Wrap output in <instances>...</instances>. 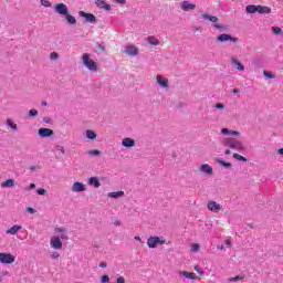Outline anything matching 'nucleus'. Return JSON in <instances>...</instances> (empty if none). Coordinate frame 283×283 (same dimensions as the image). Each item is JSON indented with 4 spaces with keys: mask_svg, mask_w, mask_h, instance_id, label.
Wrapping results in <instances>:
<instances>
[{
    "mask_svg": "<svg viewBox=\"0 0 283 283\" xmlns=\"http://www.w3.org/2000/svg\"><path fill=\"white\" fill-rule=\"evenodd\" d=\"M82 61L86 70H90V72H98V64H96L94 60L90 59V54L84 53L82 55Z\"/></svg>",
    "mask_w": 283,
    "mask_h": 283,
    "instance_id": "1",
    "label": "nucleus"
},
{
    "mask_svg": "<svg viewBox=\"0 0 283 283\" xmlns=\"http://www.w3.org/2000/svg\"><path fill=\"white\" fill-rule=\"evenodd\" d=\"M201 19H203V21H211V23H214L212 27L216 28L217 30H227V28H224V25L218 23L219 19L216 15H210L209 13H205V12H199Z\"/></svg>",
    "mask_w": 283,
    "mask_h": 283,
    "instance_id": "2",
    "label": "nucleus"
},
{
    "mask_svg": "<svg viewBox=\"0 0 283 283\" xmlns=\"http://www.w3.org/2000/svg\"><path fill=\"white\" fill-rule=\"evenodd\" d=\"M165 242V238L163 237H149L147 240V247L149 249H156V247L163 245Z\"/></svg>",
    "mask_w": 283,
    "mask_h": 283,
    "instance_id": "3",
    "label": "nucleus"
},
{
    "mask_svg": "<svg viewBox=\"0 0 283 283\" xmlns=\"http://www.w3.org/2000/svg\"><path fill=\"white\" fill-rule=\"evenodd\" d=\"M17 258L10 253L0 252V262L1 264H14Z\"/></svg>",
    "mask_w": 283,
    "mask_h": 283,
    "instance_id": "4",
    "label": "nucleus"
},
{
    "mask_svg": "<svg viewBox=\"0 0 283 283\" xmlns=\"http://www.w3.org/2000/svg\"><path fill=\"white\" fill-rule=\"evenodd\" d=\"M230 149H235L237 151H244V145L240 140H231L228 143Z\"/></svg>",
    "mask_w": 283,
    "mask_h": 283,
    "instance_id": "5",
    "label": "nucleus"
},
{
    "mask_svg": "<svg viewBox=\"0 0 283 283\" xmlns=\"http://www.w3.org/2000/svg\"><path fill=\"white\" fill-rule=\"evenodd\" d=\"M50 245L52 247V249H55L57 251H60V249H63V242L59 237H52L50 241Z\"/></svg>",
    "mask_w": 283,
    "mask_h": 283,
    "instance_id": "6",
    "label": "nucleus"
},
{
    "mask_svg": "<svg viewBox=\"0 0 283 283\" xmlns=\"http://www.w3.org/2000/svg\"><path fill=\"white\" fill-rule=\"evenodd\" d=\"M55 12L65 17L70 13V9H67V6L65 3H57L55 6Z\"/></svg>",
    "mask_w": 283,
    "mask_h": 283,
    "instance_id": "7",
    "label": "nucleus"
},
{
    "mask_svg": "<svg viewBox=\"0 0 283 283\" xmlns=\"http://www.w3.org/2000/svg\"><path fill=\"white\" fill-rule=\"evenodd\" d=\"M180 8L184 12H190L192 10H196V4L186 0L180 3Z\"/></svg>",
    "mask_w": 283,
    "mask_h": 283,
    "instance_id": "8",
    "label": "nucleus"
},
{
    "mask_svg": "<svg viewBox=\"0 0 283 283\" xmlns=\"http://www.w3.org/2000/svg\"><path fill=\"white\" fill-rule=\"evenodd\" d=\"M208 209H209V211H212L213 213H218V211H222V205H220L216 201H208Z\"/></svg>",
    "mask_w": 283,
    "mask_h": 283,
    "instance_id": "9",
    "label": "nucleus"
},
{
    "mask_svg": "<svg viewBox=\"0 0 283 283\" xmlns=\"http://www.w3.org/2000/svg\"><path fill=\"white\" fill-rule=\"evenodd\" d=\"M217 40L220 42V43H224V41H231L232 43H238V38H232L231 35L227 34V33H223V34H220Z\"/></svg>",
    "mask_w": 283,
    "mask_h": 283,
    "instance_id": "10",
    "label": "nucleus"
},
{
    "mask_svg": "<svg viewBox=\"0 0 283 283\" xmlns=\"http://www.w3.org/2000/svg\"><path fill=\"white\" fill-rule=\"evenodd\" d=\"M38 134L41 138H50V136H54V130L50 128H40Z\"/></svg>",
    "mask_w": 283,
    "mask_h": 283,
    "instance_id": "11",
    "label": "nucleus"
},
{
    "mask_svg": "<svg viewBox=\"0 0 283 283\" xmlns=\"http://www.w3.org/2000/svg\"><path fill=\"white\" fill-rule=\"evenodd\" d=\"M125 54H127L128 56H138V48L134 46V45H127L124 49Z\"/></svg>",
    "mask_w": 283,
    "mask_h": 283,
    "instance_id": "12",
    "label": "nucleus"
},
{
    "mask_svg": "<svg viewBox=\"0 0 283 283\" xmlns=\"http://www.w3.org/2000/svg\"><path fill=\"white\" fill-rule=\"evenodd\" d=\"M95 4L97 6V8H99L101 10H106V12H109L112 10V6H109L108 3H106L105 0H95Z\"/></svg>",
    "mask_w": 283,
    "mask_h": 283,
    "instance_id": "13",
    "label": "nucleus"
},
{
    "mask_svg": "<svg viewBox=\"0 0 283 283\" xmlns=\"http://www.w3.org/2000/svg\"><path fill=\"white\" fill-rule=\"evenodd\" d=\"M80 17L86 19L87 23H96V15L92 13H86L85 11H80Z\"/></svg>",
    "mask_w": 283,
    "mask_h": 283,
    "instance_id": "14",
    "label": "nucleus"
},
{
    "mask_svg": "<svg viewBox=\"0 0 283 283\" xmlns=\"http://www.w3.org/2000/svg\"><path fill=\"white\" fill-rule=\"evenodd\" d=\"M199 171L201 174H207L208 176H211V174H213V168L209 164H203L199 168Z\"/></svg>",
    "mask_w": 283,
    "mask_h": 283,
    "instance_id": "15",
    "label": "nucleus"
},
{
    "mask_svg": "<svg viewBox=\"0 0 283 283\" xmlns=\"http://www.w3.org/2000/svg\"><path fill=\"white\" fill-rule=\"evenodd\" d=\"M156 81L160 87H169V80L163 77V75H157Z\"/></svg>",
    "mask_w": 283,
    "mask_h": 283,
    "instance_id": "16",
    "label": "nucleus"
},
{
    "mask_svg": "<svg viewBox=\"0 0 283 283\" xmlns=\"http://www.w3.org/2000/svg\"><path fill=\"white\" fill-rule=\"evenodd\" d=\"M21 229H23L22 226L15 224L7 230V234L8 235H17L19 233V231H21Z\"/></svg>",
    "mask_w": 283,
    "mask_h": 283,
    "instance_id": "17",
    "label": "nucleus"
},
{
    "mask_svg": "<svg viewBox=\"0 0 283 283\" xmlns=\"http://www.w3.org/2000/svg\"><path fill=\"white\" fill-rule=\"evenodd\" d=\"M231 63L233 66L237 67V70H239V72H244V65L240 61H238V59L232 57Z\"/></svg>",
    "mask_w": 283,
    "mask_h": 283,
    "instance_id": "18",
    "label": "nucleus"
},
{
    "mask_svg": "<svg viewBox=\"0 0 283 283\" xmlns=\"http://www.w3.org/2000/svg\"><path fill=\"white\" fill-rule=\"evenodd\" d=\"M256 12H259V14H271V8L264 6H256Z\"/></svg>",
    "mask_w": 283,
    "mask_h": 283,
    "instance_id": "19",
    "label": "nucleus"
},
{
    "mask_svg": "<svg viewBox=\"0 0 283 283\" xmlns=\"http://www.w3.org/2000/svg\"><path fill=\"white\" fill-rule=\"evenodd\" d=\"M180 275H184V277H187L188 280H200L193 272L182 271L180 272Z\"/></svg>",
    "mask_w": 283,
    "mask_h": 283,
    "instance_id": "20",
    "label": "nucleus"
},
{
    "mask_svg": "<svg viewBox=\"0 0 283 283\" xmlns=\"http://www.w3.org/2000/svg\"><path fill=\"white\" fill-rule=\"evenodd\" d=\"M122 145H123V147L132 148V147H134V145H136V142L132 138H124L122 140Z\"/></svg>",
    "mask_w": 283,
    "mask_h": 283,
    "instance_id": "21",
    "label": "nucleus"
},
{
    "mask_svg": "<svg viewBox=\"0 0 283 283\" xmlns=\"http://www.w3.org/2000/svg\"><path fill=\"white\" fill-rule=\"evenodd\" d=\"M72 189L75 192L85 191V185H83L82 182H74Z\"/></svg>",
    "mask_w": 283,
    "mask_h": 283,
    "instance_id": "22",
    "label": "nucleus"
},
{
    "mask_svg": "<svg viewBox=\"0 0 283 283\" xmlns=\"http://www.w3.org/2000/svg\"><path fill=\"white\" fill-rule=\"evenodd\" d=\"M147 41L149 45H160V40H158L156 36H148Z\"/></svg>",
    "mask_w": 283,
    "mask_h": 283,
    "instance_id": "23",
    "label": "nucleus"
},
{
    "mask_svg": "<svg viewBox=\"0 0 283 283\" xmlns=\"http://www.w3.org/2000/svg\"><path fill=\"white\" fill-rule=\"evenodd\" d=\"M88 185H94V187L98 189V187H101V181H98V178L96 177H91L88 180Z\"/></svg>",
    "mask_w": 283,
    "mask_h": 283,
    "instance_id": "24",
    "label": "nucleus"
},
{
    "mask_svg": "<svg viewBox=\"0 0 283 283\" xmlns=\"http://www.w3.org/2000/svg\"><path fill=\"white\" fill-rule=\"evenodd\" d=\"M3 189L14 187V179H8L1 184Z\"/></svg>",
    "mask_w": 283,
    "mask_h": 283,
    "instance_id": "25",
    "label": "nucleus"
},
{
    "mask_svg": "<svg viewBox=\"0 0 283 283\" xmlns=\"http://www.w3.org/2000/svg\"><path fill=\"white\" fill-rule=\"evenodd\" d=\"M247 12L249 14H255V12H258V6L254 4H250L247 7Z\"/></svg>",
    "mask_w": 283,
    "mask_h": 283,
    "instance_id": "26",
    "label": "nucleus"
},
{
    "mask_svg": "<svg viewBox=\"0 0 283 283\" xmlns=\"http://www.w3.org/2000/svg\"><path fill=\"white\" fill-rule=\"evenodd\" d=\"M6 125H7L8 127H11V129H12L13 132H17V129H18L17 124H15L12 119H7V120H6Z\"/></svg>",
    "mask_w": 283,
    "mask_h": 283,
    "instance_id": "27",
    "label": "nucleus"
},
{
    "mask_svg": "<svg viewBox=\"0 0 283 283\" xmlns=\"http://www.w3.org/2000/svg\"><path fill=\"white\" fill-rule=\"evenodd\" d=\"M66 17V21L67 23H70L71 25H76V18H74V15H71L70 13H67Z\"/></svg>",
    "mask_w": 283,
    "mask_h": 283,
    "instance_id": "28",
    "label": "nucleus"
},
{
    "mask_svg": "<svg viewBox=\"0 0 283 283\" xmlns=\"http://www.w3.org/2000/svg\"><path fill=\"white\" fill-rule=\"evenodd\" d=\"M108 196H109V198H122V196H125V192L124 191H114V192H111Z\"/></svg>",
    "mask_w": 283,
    "mask_h": 283,
    "instance_id": "29",
    "label": "nucleus"
},
{
    "mask_svg": "<svg viewBox=\"0 0 283 283\" xmlns=\"http://www.w3.org/2000/svg\"><path fill=\"white\" fill-rule=\"evenodd\" d=\"M86 138L94 140L96 138V133L94 130H86Z\"/></svg>",
    "mask_w": 283,
    "mask_h": 283,
    "instance_id": "30",
    "label": "nucleus"
},
{
    "mask_svg": "<svg viewBox=\"0 0 283 283\" xmlns=\"http://www.w3.org/2000/svg\"><path fill=\"white\" fill-rule=\"evenodd\" d=\"M232 157L235 158V160H241V163H247L245 157L242 156V155H240V154H238V153H234V154L232 155Z\"/></svg>",
    "mask_w": 283,
    "mask_h": 283,
    "instance_id": "31",
    "label": "nucleus"
},
{
    "mask_svg": "<svg viewBox=\"0 0 283 283\" xmlns=\"http://www.w3.org/2000/svg\"><path fill=\"white\" fill-rule=\"evenodd\" d=\"M40 3L43 8H52V2H50V0H40Z\"/></svg>",
    "mask_w": 283,
    "mask_h": 283,
    "instance_id": "32",
    "label": "nucleus"
},
{
    "mask_svg": "<svg viewBox=\"0 0 283 283\" xmlns=\"http://www.w3.org/2000/svg\"><path fill=\"white\" fill-rule=\"evenodd\" d=\"M216 163H218L222 167H231V163H227V161H224L222 159H216Z\"/></svg>",
    "mask_w": 283,
    "mask_h": 283,
    "instance_id": "33",
    "label": "nucleus"
},
{
    "mask_svg": "<svg viewBox=\"0 0 283 283\" xmlns=\"http://www.w3.org/2000/svg\"><path fill=\"white\" fill-rule=\"evenodd\" d=\"M190 251H191L192 253H198V251H200V245H199L198 243H193V244L191 245Z\"/></svg>",
    "mask_w": 283,
    "mask_h": 283,
    "instance_id": "34",
    "label": "nucleus"
},
{
    "mask_svg": "<svg viewBox=\"0 0 283 283\" xmlns=\"http://www.w3.org/2000/svg\"><path fill=\"white\" fill-rule=\"evenodd\" d=\"M241 280H244V277L237 275V276L228 279V282H240Z\"/></svg>",
    "mask_w": 283,
    "mask_h": 283,
    "instance_id": "35",
    "label": "nucleus"
},
{
    "mask_svg": "<svg viewBox=\"0 0 283 283\" xmlns=\"http://www.w3.org/2000/svg\"><path fill=\"white\" fill-rule=\"evenodd\" d=\"M272 32L274 33V34H282V28H280V27H272Z\"/></svg>",
    "mask_w": 283,
    "mask_h": 283,
    "instance_id": "36",
    "label": "nucleus"
},
{
    "mask_svg": "<svg viewBox=\"0 0 283 283\" xmlns=\"http://www.w3.org/2000/svg\"><path fill=\"white\" fill-rule=\"evenodd\" d=\"M57 59H59V53L52 52V53L50 54V60H51V61H56Z\"/></svg>",
    "mask_w": 283,
    "mask_h": 283,
    "instance_id": "37",
    "label": "nucleus"
},
{
    "mask_svg": "<svg viewBox=\"0 0 283 283\" xmlns=\"http://www.w3.org/2000/svg\"><path fill=\"white\" fill-rule=\"evenodd\" d=\"M29 116H31V117L39 116V111L38 109H30L29 111Z\"/></svg>",
    "mask_w": 283,
    "mask_h": 283,
    "instance_id": "38",
    "label": "nucleus"
},
{
    "mask_svg": "<svg viewBox=\"0 0 283 283\" xmlns=\"http://www.w3.org/2000/svg\"><path fill=\"white\" fill-rule=\"evenodd\" d=\"M263 75L265 76V78H275V76H274L273 73H271V72L264 71V72H263Z\"/></svg>",
    "mask_w": 283,
    "mask_h": 283,
    "instance_id": "39",
    "label": "nucleus"
},
{
    "mask_svg": "<svg viewBox=\"0 0 283 283\" xmlns=\"http://www.w3.org/2000/svg\"><path fill=\"white\" fill-rule=\"evenodd\" d=\"M45 193H46V190H45L44 188H39V189L36 190V195H38V196H45Z\"/></svg>",
    "mask_w": 283,
    "mask_h": 283,
    "instance_id": "40",
    "label": "nucleus"
},
{
    "mask_svg": "<svg viewBox=\"0 0 283 283\" xmlns=\"http://www.w3.org/2000/svg\"><path fill=\"white\" fill-rule=\"evenodd\" d=\"M88 154L90 156H101V150H91Z\"/></svg>",
    "mask_w": 283,
    "mask_h": 283,
    "instance_id": "41",
    "label": "nucleus"
},
{
    "mask_svg": "<svg viewBox=\"0 0 283 283\" xmlns=\"http://www.w3.org/2000/svg\"><path fill=\"white\" fill-rule=\"evenodd\" d=\"M221 134L229 136V135H231V130H229L228 128H223V129H221Z\"/></svg>",
    "mask_w": 283,
    "mask_h": 283,
    "instance_id": "42",
    "label": "nucleus"
},
{
    "mask_svg": "<svg viewBox=\"0 0 283 283\" xmlns=\"http://www.w3.org/2000/svg\"><path fill=\"white\" fill-rule=\"evenodd\" d=\"M60 256H61V254H59V252H53V253L51 254L52 260H56V259H59Z\"/></svg>",
    "mask_w": 283,
    "mask_h": 283,
    "instance_id": "43",
    "label": "nucleus"
},
{
    "mask_svg": "<svg viewBox=\"0 0 283 283\" xmlns=\"http://www.w3.org/2000/svg\"><path fill=\"white\" fill-rule=\"evenodd\" d=\"M216 108L217 109H224V104L218 103V104H216Z\"/></svg>",
    "mask_w": 283,
    "mask_h": 283,
    "instance_id": "44",
    "label": "nucleus"
},
{
    "mask_svg": "<svg viewBox=\"0 0 283 283\" xmlns=\"http://www.w3.org/2000/svg\"><path fill=\"white\" fill-rule=\"evenodd\" d=\"M230 135H231V136H240V132H238V130H232V132H230Z\"/></svg>",
    "mask_w": 283,
    "mask_h": 283,
    "instance_id": "45",
    "label": "nucleus"
},
{
    "mask_svg": "<svg viewBox=\"0 0 283 283\" xmlns=\"http://www.w3.org/2000/svg\"><path fill=\"white\" fill-rule=\"evenodd\" d=\"M195 271H196V273H199V275H202V271L200 270V268L198 265L195 266Z\"/></svg>",
    "mask_w": 283,
    "mask_h": 283,
    "instance_id": "46",
    "label": "nucleus"
},
{
    "mask_svg": "<svg viewBox=\"0 0 283 283\" xmlns=\"http://www.w3.org/2000/svg\"><path fill=\"white\" fill-rule=\"evenodd\" d=\"M99 268H101V269H107V263L101 262V263H99Z\"/></svg>",
    "mask_w": 283,
    "mask_h": 283,
    "instance_id": "47",
    "label": "nucleus"
},
{
    "mask_svg": "<svg viewBox=\"0 0 283 283\" xmlns=\"http://www.w3.org/2000/svg\"><path fill=\"white\" fill-rule=\"evenodd\" d=\"M56 233H63L65 231L63 228H55Z\"/></svg>",
    "mask_w": 283,
    "mask_h": 283,
    "instance_id": "48",
    "label": "nucleus"
},
{
    "mask_svg": "<svg viewBox=\"0 0 283 283\" xmlns=\"http://www.w3.org/2000/svg\"><path fill=\"white\" fill-rule=\"evenodd\" d=\"M114 224H115V227H120L122 222H120V220H116V221H114Z\"/></svg>",
    "mask_w": 283,
    "mask_h": 283,
    "instance_id": "49",
    "label": "nucleus"
},
{
    "mask_svg": "<svg viewBox=\"0 0 283 283\" xmlns=\"http://www.w3.org/2000/svg\"><path fill=\"white\" fill-rule=\"evenodd\" d=\"M224 244H226L227 247H231V240H226V241H224Z\"/></svg>",
    "mask_w": 283,
    "mask_h": 283,
    "instance_id": "50",
    "label": "nucleus"
},
{
    "mask_svg": "<svg viewBox=\"0 0 283 283\" xmlns=\"http://www.w3.org/2000/svg\"><path fill=\"white\" fill-rule=\"evenodd\" d=\"M29 189H36V185L30 184Z\"/></svg>",
    "mask_w": 283,
    "mask_h": 283,
    "instance_id": "51",
    "label": "nucleus"
},
{
    "mask_svg": "<svg viewBox=\"0 0 283 283\" xmlns=\"http://www.w3.org/2000/svg\"><path fill=\"white\" fill-rule=\"evenodd\" d=\"M61 239H62V240H69L67 235H65V234H62V235H61Z\"/></svg>",
    "mask_w": 283,
    "mask_h": 283,
    "instance_id": "52",
    "label": "nucleus"
},
{
    "mask_svg": "<svg viewBox=\"0 0 283 283\" xmlns=\"http://www.w3.org/2000/svg\"><path fill=\"white\" fill-rule=\"evenodd\" d=\"M277 151L283 156V148H280Z\"/></svg>",
    "mask_w": 283,
    "mask_h": 283,
    "instance_id": "53",
    "label": "nucleus"
},
{
    "mask_svg": "<svg viewBox=\"0 0 283 283\" xmlns=\"http://www.w3.org/2000/svg\"><path fill=\"white\" fill-rule=\"evenodd\" d=\"M135 240H137V242H140V237L139 235L135 237Z\"/></svg>",
    "mask_w": 283,
    "mask_h": 283,
    "instance_id": "54",
    "label": "nucleus"
},
{
    "mask_svg": "<svg viewBox=\"0 0 283 283\" xmlns=\"http://www.w3.org/2000/svg\"><path fill=\"white\" fill-rule=\"evenodd\" d=\"M117 3H125V0H116Z\"/></svg>",
    "mask_w": 283,
    "mask_h": 283,
    "instance_id": "55",
    "label": "nucleus"
},
{
    "mask_svg": "<svg viewBox=\"0 0 283 283\" xmlns=\"http://www.w3.org/2000/svg\"><path fill=\"white\" fill-rule=\"evenodd\" d=\"M232 92H233V94H238V92H240V91H238V88H234Z\"/></svg>",
    "mask_w": 283,
    "mask_h": 283,
    "instance_id": "56",
    "label": "nucleus"
},
{
    "mask_svg": "<svg viewBox=\"0 0 283 283\" xmlns=\"http://www.w3.org/2000/svg\"><path fill=\"white\" fill-rule=\"evenodd\" d=\"M231 154V150H226V156H229Z\"/></svg>",
    "mask_w": 283,
    "mask_h": 283,
    "instance_id": "57",
    "label": "nucleus"
},
{
    "mask_svg": "<svg viewBox=\"0 0 283 283\" xmlns=\"http://www.w3.org/2000/svg\"><path fill=\"white\" fill-rule=\"evenodd\" d=\"M218 249L222 251L224 249V245H219Z\"/></svg>",
    "mask_w": 283,
    "mask_h": 283,
    "instance_id": "58",
    "label": "nucleus"
},
{
    "mask_svg": "<svg viewBox=\"0 0 283 283\" xmlns=\"http://www.w3.org/2000/svg\"><path fill=\"white\" fill-rule=\"evenodd\" d=\"M61 151L62 154H65V149L63 147H61Z\"/></svg>",
    "mask_w": 283,
    "mask_h": 283,
    "instance_id": "59",
    "label": "nucleus"
},
{
    "mask_svg": "<svg viewBox=\"0 0 283 283\" xmlns=\"http://www.w3.org/2000/svg\"><path fill=\"white\" fill-rule=\"evenodd\" d=\"M42 105L45 106V105H48V103H46V102H43Z\"/></svg>",
    "mask_w": 283,
    "mask_h": 283,
    "instance_id": "60",
    "label": "nucleus"
}]
</instances>
